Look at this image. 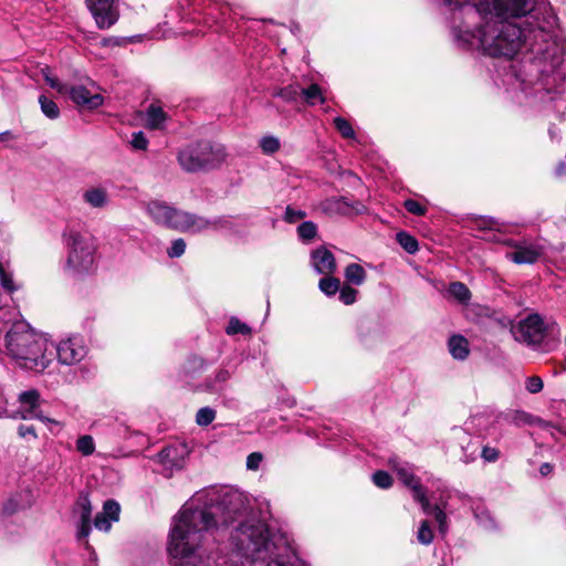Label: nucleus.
Returning <instances> with one entry per match:
<instances>
[{
  "label": "nucleus",
  "mask_w": 566,
  "mask_h": 566,
  "mask_svg": "<svg viewBox=\"0 0 566 566\" xmlns=\"http://www.w3.org/2000/svg\"><path fill=\"white\" fill-rule=\"evenodd\" d=\"M130 145L134 149L146 150L148 147V139L143 132L133 133Z\"/></svg>",
  "instance_id": "09e8293b"
},
{
  "label": "nucleus",
  "mask_w": 566,
  "mask_h": 566,
  "mask_svg": "<svg viewBox=\"0 0 566 566\" xmlns=\"http://www.w3.org/2000/svg\"><path fill=\"white\" fill-rule=\"evenodd\" d=\"M274 95L281 97L286 103H294L301 95V87L297 84H290L277 90Z\"/></svg>",
  "instance_id": "72a5a7b5"
},
{
  "label": "nucleus",
  "mask_w": 566,
  "mask_h": 566,
  "mask_svg": "<svg viewBox=\"0 0 566 566\" xmlns=\"http://www.w3.org/2000/svg\"><path fill=\"white\" fill-rule=\"evenodd\" d=\"M120 513L119 504L114 500H107L103 505V511L94 520V526L98 531L108 532L112 523L118 521Z\"/></svg>",
  "instance_id": "dca6fc26"
},
{
  "label": "nucleus",
  "mask_w": 566,
  "mask_h": 566,
  "mask_svg": "<svg viewBox=\"0 0 566 566\" xmlns=\"http://www.w3.org/2000/svg\"><path fill=\"white\" fill-rule=\"evenodd\" d=\"M548 134H549V137L553 142H557V143H560L562 142V134H563V128L562 127H557L555 124H552L548 128Z\"/></svg>",
  "instance_id": "052dcab7"
},
{
  "label": "nucleus",
  "mask_w": 566,
  "mask_h": 566,
  "mask_svg": "<svg viewBox=\"0 0 566 566\" xmlns=\"http://www.w3.org/2000/svg\"><path fill=\"white\" fill-rule=\"evenodd\" d=\"M18 433L21 438H24V439L31 438L34 440L38 438L33 426L20 424L18 428Z\"/></svg>",
  "instance_id": "13d9d810"
},
{
  "label": "nucleus",
  "mask_w": 566,
  "mask_h": 566,
  "mask_svg": "<svg viewBox=\"0 0 566 566\" xmlns=\"http://www.w3.org/2000/svg\"><path fill=\"white\" fill-rule=\"evenodd\" d=\"M553 468L549 463H543L539 468V473L543 475V476H546L548 475L551 472H552Z\"/></svg>",
  "instance_id": "e2e57ef3"
},
{
  "label": "nucleus",
  "mask_w": 566,
  "mask_h": 566,
  "mask_svg": "<svg viewBox=\"0 0 566 566\" xmlns=\"http://www.w3.org/2000/svg\"><path fill=\"white\" fill-rule=\"evenodd\" d=\"M259 145H260L263 154H265V155H273L281 147L280 139L277 137L273 136V135L263 136L260 139Z\"/></svg>",
  "instance_id": "e433bc0d"
},
{
  "label": "nucleus",
  "mask_w": 566,
  "mask_h": 566,
  "mask_svg": "<svg viewBox=\"0 0 566 566\" xmlns=\"http://www.w3.org/2000/svg\"><path fill=\"white\" fill-rule=\"evenodd\" d=\"M503 243L513 248L512 251L506 252L505 256L516 264H533L542 255V248L537 244L513 240H506Z\"/></svg>",
  "instance_id": "ddd939ff"
},
{
  "label": "nucleus",
  "mask_w": 566,
  "mask_h": 566,
  "mask_svg": "<svg viewBox=\"0 0 566 566\" xmlns=\"http://www.w3.org/2000/svg\"><path fill=\"white\" fill-rule=\"evenodd\" d=\"M417 539L422 545H429L433 541V531L428 521H422L417 531Z\"/></svg>",
  "instance_id": "79ce46f5"
},
{
  "label": "nucleus",
  "mask_w": 566,
  "mask_h": 566,
  "mask_svg": "<svg viewBox=\"0 0 566 566\" xmlns=\"http://www.w3.org/2000/svg\"><path fill=\"white\" fill-rule=\"evenodd\" d=\"M318 287L326 296H333L339 291L340 281L332 274L325 275L319 280Z\"/></svg>",
  "instance_id": "c756f323"
},
{
  "label": "nucleus",
  "mask_w": 566,
  "mask_h": 566,
  "mask_svg": "<svg viewBox=\"0 0 566 566\" xmlns=\"http://www.w3.org/2000/svg\"><path fill=\"white\" fill-rule=\"evenodd\" d=\"M472 510L474 517L481 527L486 531L497 530V523L495 518L482 503L475 504Z\"/></svg>",
  "instance_id": "a878e982"
},
{
  "label": "nucleus",
  "mask_w": 566,
  "mask_h": 566,
  "mask_svg": "<svg viewBox=\"0 0 566 566\" xmlns=\"http://www.w3.org/2000/svg\"><path fill=\"white\" fill-rule=\"evenodd\" d=\"M67 258L64 270L71 275L88 274L94 269L95 244L90 234L70 229L64 233Z\"/></svg>",
  "instance_id": "423d86ee"
},
{
  "label": "nucleus",
  "mask_w": 566,
  "mask_h": 566,
  "mask_svg": "<svg viewBox=\"0 0 566 566\" xmlns=\"http://www.w3.org/2000/svg\"><path fill=\"white\" fill-rule=\"evenodd\" d=\"M390 464H391L392 469L396 471L399 480L406 486L411 489L412 494L416 493L417 488L423 489V486L419 482V479L416 478V475L413 473V468L409 463L401 462L397 459H392V460H390Z\"/></svg>",
  "instance_id": "aec40b11"
},
{
  "label": "nucleus",
  "mask_w": 566,
  "mask_h": 566,
  "mask_svg": "<svg viewBox=\"0 0 566 566\" xmlns=\"http://www.w3.org/2000/svg\"><path fill=\"white\" fill-rule=\"evenodd\" d=\"M146 212L155 223L181 232L199 233L217 228L216 221L179 210L160 200L149 201Z\"/></svg>",
  "instance_id": "20e7f679"
},
{
  "label": "nucleus",
  "mask_w": 566,
  "mask_h": 566,
  "mask_svg": "<svg viewBox=\"0 0 566 566\" xmlns=\"http://www.w3.org/2000/svg\"><path fill=\"white\" fill-rule=\"evenodd\" d=\"M335 128L344 138L354 139L356 137L355 130L352 124L344 117H335L334 118Z\"/></svg>",
  "instance_id": "58836bf2"
},
{
  "label": "nucleus",
  "mask_w": 566,
  "mask_h": 566,
  "mask_svg": "<svg viewBox=\"0 0 566 566\" xmlns=\"http://www.w3.org/2000/svg\"><path fill=\"white\" fill-rule=\"evenodd\" d=\"M226 147L208 139L190 143L177 153V161L186 172L209 171L220 167L227 159Z\"/></svg>",
  "instance_id": "39448f33"
},
{
  "label": "nucleus",
  "mask_w": 566,
  "mask_h": 566,
  "mask_svg": "<svg viewBox=\"0 0 566 566\" xmlns=\"http://www.w3.org/2000/svg\"><path fill=\"white\" fill-rule=\"evenodd\" d=\"M185 453V448L169 446L158 453V459L168 469H180L184 465Z\"/></svg>",
  "instance_id": "4be33fe9"
},
{
  "label": "nucleus",
  "mask_w": 566,
  "mask_h": 566,
  "mask_svg": "<svg viewBox=\"0 0 566 566\" xmlns=\"http://www.w3.org/2000/svg\"><path fill=\"white\" fill-rule=\"evenodd\" d=\"M535 0H484L448 7L451 33L458 48L481 50L490 56L513 57L527 41L531 30L497 18H520L533 11Z\"/></svg>",
  "instance_id": "f03ea898"
},
{
  "label": "nucleus",
  "mask_w": 566,
  "mask_h": 566,
  "mask_svg": "<svg viewBox=\"0 0 566 566\" xmlns=\"http://www.w3.org/2000/svg\"><path fill=\"white\" fill-rule=\"evenodd\" d=\"M216 419V410L210 407L200 408L196 415L198 426L207 427Z\"/></svg>",
  "instance_id": "37998d69"
},
{
  "label": "nucleus",
  "mask_w": 566,
  "mask_h": 566,
  "mask_svg": "<svg viewBox=\"0 0 566 566\" xmlns=\"http://www.w3.org/2000/svg\"><path fill=\"white\" fill-rule=\"evenodd\" d=\"M563 169H564V164L559 163L556 168V175L560 177L563 175Z\"/></svg>",
  "instance_id": "0e129e2a"
},
{
  "label": "nucleus",
  "mask_w": 566,
  "mask_h": 566,
  "mask_svg": "<svg viewBox=\"0 0 566 566\" xmlns=\"http://www.w3.org/2000/svg\"><path fill=\"white\" fill-rule=\"evenodd\" d=\"M20 409L10 415L11 418H21L24 420L39 419L43 422H55L42 415L40 410V394L38 390H28L19 395Z\"/></svg>",
  "instance_id": "9b49d317"
},
{
  "label": "nucleus",
  "mask_w": 566,
  "mask_h": 566,
  "mask_svg": "<svg viewBox=\"0 0 566 566\" xmlns=\"http://www.w3.org/2000/svg\"><path fill=\"white\" fill-rule=\"evenodd\" d=\"M322 211L329 216H352L360 214L366 211V207L358 200H352L347 197H333L321 203Z\"/></svg>",
  "instance_id": "f8f14e48"
},
{
  "label": "nucleus",
  "mask_w": 566,
  "mask_h": 566,
  "mask_svg": "<svg viewBox=\"0 0 566 566\" xmlns=\"http://www.w3.org/2000/svg\"><path fill=\"white\" fill-rule=\"evenodd\" d=\"M8 354L21 368L43 371L52 361L48 339L24 322H15L6 335Z\"/></svg>",
  "instance_id": "7ed1b4c3"
},
{
  "label": "nucleus",
  "mask_w": 566,
  "mask_h": 566,
  "mask_svg": "<svg viewBox=\"0 0 566 566\" xmlns=\"http://www.w3.org/2000/svg\"><path fill=\"white\" fill-rule=\"evenodd\" d=\"M406 210L415 216H424L427 209L413 199H407L403 203Z\"/></svg>",
  "instance_id": "864d4df0"
},
{
  "label": "nucleus",
  "mask_w": 566,
  "mask_h": 566,
  "mask_svg": "<svg viewBox=\"0 0 566 566\" xmlns=\"http://www.w3.org/2000/svg\"><path fill=\"white\" fill-rule=\"evenodd\" d=\"M344 275L347 282L354 285H361L366 280V271L358 263H350L345 268Z\"/></svg>",
  "instance_id": "bb28decb"
},
{
  "label": "nucleus",
  "mask_w": 566,
  "mask_h": 566,
  "mask_svg": "<svg viewBox=\"0 0 566 566\" xmlns=\"http://www.w3.org/2000/svg\"><path fill=\"white\" fill-rule=\"evenodd\" d=\"M76 513L78 514L77 539L84 541L91 532L92 505L87 496H80L76 502Z\"/></svg>",
  "instance_id": "a211bd4d"
},
{
  "label": "nucleus",
  "mask_w": 566,
  "mask_h": 566,
  "mask_svg": "<svg viewBox=\"0 0 566 566\" xmlns=\"http://www.w3.org/2000/svg\"><path fill=\"white\" fill-rule=\"evenodd\" d=\"M413 500L420 503L421 509L424 514L432 515L439 525V530L441 533L447 531V515L444 511L438 506L432 505L426 494V490L417 488L416 493L412 494Z\"/></svg>",
  "instance_id": "2eb2a0df"
},
{
  "label": "nucleus",
  "mask_w": 566,
  "mask_h": 566,
  "mask_svg": "<svg viewBox=\"0 0 566 566\" xmlns=\"http://www.w3.org/2000/svg\"><path fill=\"white\" fill-rule=\"evenodd\" d=\"M373 482L380 489H388L392 484V478L386 471H377L373 474Z\"/></svg>",
  "instance_id": "49530a36"
},
{
  "label": "nucleus",
  "mask_w": 566,
  "mask_h": 566,
  "mask_svg": "<svg viewBox=\"0 0 566 566\" xmlns=\"http://www.w3.org/2000/svg\"><path fill=\"white\" fill-rule=\"evenodd\" d=\"M30 494L29 493H20L10 497L8 502L4 504V512L7 514H13L20 510H23L30 505Z\"/></svg>",
  "instance_id": "cd10ccee"
},
{
  "label": "nucleus",
  "mask_w": 566,
  "mask_h": 566,
  "mask_svg": "<svg viewBox=\"0 0 566 566\" xmlns=\"http://www.w3.org/2000/svg\"><path fill=\"white\" fill-rule=\"evenodd\" d=\"M88 566H96L95 564L88 565Z\"/></svg>",
  "instance_id": "338daca9"
},
{
  "label": "nucleus",
  "mask_w": 566,
  "mask_h": 566,
  "mask_svg": "<svg viewBox=\"0 0 566 566\" xmlns=\"http://www.w3.org/2000/svg\"><path fill=\"white\" fill-rule=\"evenodd\" d=\"M186 242L184 239H176L172 241L171 247L168 249L167 254L169 258H179L185 253Z\"/></svg>",
  "instance_id": "8fccbe9b"
},
{
  "label": "nucleus",
  "mask_w": 566,
  "mask_h": 566,
  "mask_svg": "<svg viewBox=\"0 0 566 566\" xmlns=\"http://www.w3.org/2000/svg\"><path fill=\"white\" fill-rule=\"evenodd\" d=\"M39 103L41 106L42 113L50 119H56L60 116V108L56 103L45 95H41L39 97Z\"/></svg>",
  "instance_id": "f704fd0d"
},
{
  "label": "nucleus",
  "mask_w": 566,
  "mask_h": 566,
  "mask_svg": "<svg viewBox=\"0 0 566 566\" xmlns=\"http://www.w3.org/2000/svg\"><path fill=\"white\" fill-rule=\"evenodd\" d=\"M41 73H42L43 78L48 85H50L52 88L56 90L57 93H60V94H66L67 85L62 84L56 77L52 76V74L48 67L42 69Z\"/></svg>",
  "instance_id": "c03bdc74"
},
{
  "label": "nucleus",
  "mask_w": 566,
  "mask_h": 566,
  "mask_svg": "<svg viewBox=\"0 0 566 566\" xmlns=\"http://www.w3.org/2000/svg\"><path fill=\"white\" fill-rule=\"evenodd\" d=\"M511 332L515 340L535 347L544 339L546 328L539 315L531 314L513 325Z\"/></svg>",
  "instance_id": "0eeeda50"
},
{
  "label": "nucleus",
  "mask_w": 566,
  "mask_h": 566,
  "mask_svg": "<svg viewBox=\"0 0 566 566\" xmlns=\"http://www.w3.org/2000/svg\"><path fill=\"white\" fill-rule=\"evenodd\" d=\"M59 363L63 365H75L82 361L87 355V346L80 335L62 339L55 347Z\"/></svg>",
  "instance_id": "6e6552de"
},
{
  "label": "nucleus",
  "mask_w": 566,
  "mask_h": 566,
  "mask_svg": "<svg viewBox=\"0 0 566 566\" xmlns=\"http://www.w3.org/2000/svg\"><path fill=\"white\" fill-rule=\"evenodd\" d=\"M339 300L345 304V305H352L356 302V297H357V290L353 289L352 286L349 285H344L343 287L339 289Z\"/></svg>",
  "instance_id": "a18cd8bd"
},
{
  "label": "nucleus",
  "mask_w": 566,
  "mask_h": 566,
  "mask_svg": "<svg viewBox=\"0 0 566 566\" xmlns=\"http://www.w3.org/2000/svg\"><path fill=\"white\" fill-rule=\"evenodd\" d=\"M128 41H133V38H114V36H109V38H105L102 40V45L103 46H115V45H123L124 43L128 42Z\"/></svg>",
  "instance_id": "bf43d9fd"
},
{
  "label": "nucleus",
  "mask_w": 566,
  "mask_h": 566,
  "mask_svg": "<svg viewBox=\"0 0 566 566\" xmlns=\"http://www.w3.org/2000/svg\"><path fill=\"white\" fill-rule=\"evenodd\" d=\"M188 6L193 7V11L202 15L205 22L208 25L218 24L223 21L229 12L230 8L227 3L221 0H186Z\"/></svg>",
  "instance_id": "9d476101"
},
{
  "label": "nucleus",
  "mask_w": 566,
  "mask_h": 566,
  "mask_svg": "<svg viewBox=\"0 0 566 566\" xmlns=\"http://www.w3.org/2000/svg\"><path fill=\"white\" fill-rule=\"evenodd\" d=\"M472 230L484 232L482 239L499 241L496 235L491 233L492 231H501L502 224L494 218L491 217H476L470 221Z\"/></svg>",
  "instance_id": "5701e85b"
},
{
  "label": "nucleus",
  "mask_w": 566,
  "mask_h": 566,
  "mask_svg": "<svg viewBox=\"0 0 566 566\" xmlns=\"http://www.w3.org/2000/svg\"><path fill=\"white\" fill-rule=\"evenodd\" d=\"M306 217V212L301 209H295L291 206H287L284 213V221L287 223H295Z\"/></svg>",
  "instance_id": "de8ad7c7"
},
{
  "label": "nucleus",
  "mask_w": 566,
  "mask_h": 566,
  "mask_svg": "<svg viewBox=\"0 0 566 566\" xmlns=\"http://www.w3.org/2000/svg\"><path fill=\"white\" fill-rule=\"evenodd\" d=\"M397 241L410 254L416 253L419 249L416 238L407 232L401 231L397 233Z\"/></svg>",
  "instance_id": "4c0bfd02"
},
{
  "label": "nucleus",
  "mask_w": 566,
  "mask_h": 566,
  "mask_svg": "<svg viewBox=\"0 0 566 566\" xmlns=\"http://www.w3.org/2000/svg\"><path fill=\"white\" fill-rule=\"evenodd\" d=\"M263 461V454L261 452H252L247 458V469L251 471L259 470Z\"/></svg>",
  "instance_id": "5fc2aeb1"
},
{
  "label": "nucleus",
  "mask_w": 566,
  "mask_h": 566,
  "mask_svg": "<svg viewBox=\"0 0 566 566\" xmlns=\"http://www.w3.org/2000/svg\"><path fill=\"white\" fill-rule=\"evenodd\" d=\"M448 347L454 359L464 360L469 356V342L461 335L451 336L448 342Z\"/></svg>",
  "instance_id": "393cba45"
},
{
  "label": "nucleus",
  "mask_w": 566,
  "mask_h": 566,
  "mask_svg": "<svg viewBox=\"0 0 566 566\" xmlns=\"http://www.w3.org/2000/svg\"><path fill=\"white\" fill-rule=\"evenodd\" d=\"M264 563H266V566H300L298 557L287 545L286 541H280L274 554Z\"/></svg>",
  "instance_id": "f3484780"
},
{
  "label": "nucleus",
  "mask_w": 566,
  "mask_h": 566,
  "mask_svg": "<svg viewBox=\"0 0 566 566\" xmlns=\"http://www.w3.org/2000/svg\"><path fill=\"white\" fill-rule=\"evenodd\" d=\"M76 450L84 457H88L95 451V442L92 436L84 434L76 440Z\"/></svg>",
  "instance_id": "c9c22d12"
},
{
  "label": "nucleus",
  "mask_w": 566,
  "mask_h": 566,
  "mask_svg": "<svg viewBox=\"0 0 566 566\" xmlns=\"http://www.w3.org/2000/svg\"><path fill=\"white\" fill-rule=\"evenodd\" d=\"M166 119V114L165 112L159 107V106H156V105H150L147 109V125L150 127V128H159L161 126V124L165 122Z\"/></svg>",
  "instance_id": "2f4dec72"
},
{
  "label": "nucleus",
  "mask_w": 566,
  "mask_h": 566,
  "mask_svg": "<svg viewBox=\"0 0 566 566\" xmlns=\"http://www.w3.org/2000/svg\"><path fill=\"white\" fill-rule=\"evenodd\" d=\"M248 512V496L238 489L197 493L174 517L168 542L171 566H226L224 562L210 560L213 533L249 520Z\"/></svg>",
  "instance_id": "f257e3e1"
},
{
  "label": "nucleus",
  "mask_w": 566,
  "mask_h": 566,
  "mask_svg": "<svg viewBox=\"0 0 566 566\" xmlns=\"http://www.w3.org/2000/svg\"><path fill=\"white\" fill-rule=\"evenodd\" d=\"M449 293L460 303H468L471 298V292L469 287L462 282H452L449 285Z\"/></svg>",
  "instance_id": "7c9ffc66"
},
{
  "label": "nucleus",
  "mask_w": 566,
  "mask_h": 566,
  "mask_svg": "<svg viewBox=\"0 0 566 566\" xmlns=\"http://www.w3.org/2000/svg\"><path fill=\"white\" fill-rule=\"evenodd\" d=\"M317 234V227L312 221H304L297 227V235L304 243L311 242Z\"/></svg>",
  "instance_id": "473e14b6"
},
{
  "label": "nucleus",
  "mask_w": 566,
  "mask_h": 566,
  "mask_svg": "<svg viewBox=\"0 0 566 566\" xmlns=\"http://www.w3.org/2000/svg\"><path fill=\"white\" fill-rule=\"evenodd\" d=\"M499 450L493 448V447H489V446H485L483 449H482V452H481V457L484 459V461L486 462H495L497 459H499Z\"/></svg>",
  "instance_id": "4d7b16f0"
},
{
  "label": "nucleus",
  "mask_w": 566,
  "mask_h": 566,
  "mask_svg": "<svg viewBox=\"0 0 566 566\" xmlns=\"http://www.w3.org/2000/svg\"><path fill=\"white\" fill-rule=\"evenodd\" d=\"M205 368H206V363L202 358L192 357V358L188 359V361L186 363V365L184 367V373H185L186 377L192 378L196 373H200V371L205 370Z\"/></svg>",
  "instance_id": "a19ab883"
},
{
  "label": "nucleus",
  "mask_w": 566,
  "mask_h": 566,
  "mask_svg": "<svg viewBox=\"0 0 566 566\" xmlns=\"http://www.w3.org/2000/svg\"><path fill=\"white\" fill-rule=\"evenodd\" d=\"M7 400L4 399L3 395L0 392V418L7 416Z\"/></svg>",
  "instance_id": "680f3d73"
},
{
  "label": "nucleus",
  "mask_w": 566,
  "mask_h": 566,
  "mask_svg": "<svg viewBox=\"0 0 566 566\" xmlns=\"http://www.w3.org/2000/svg\"><path fill=\"white\" fill-rule=\"evenodd\" d=\"M9 135H10L9 132L2 133V134H0V138L3 139L4 136H9Z\"/></svg>",
  "instance_id": "69168bd1"
},
{
  "label": "nucleus",
  "mask_w": 566,
  "mask_h": 566,
  "mask_svg": "<svg viewBox=\"0 0 566 566\" xmlns=\"http://www.w3.org/2000/svg\"><path fill=\"white\" fill-rule=\"evenodd\" d=\"M83 201L92 208L103 209L109 202V196L104 187H90L82 195Z\"/></svg>",
  "instance_id": "b1692460"
},
{
  "label": "nucleus",
  "mask_w": 566,
  "mask_h": 566,
  "mask_svg": "<svg viewBox=\"0 0 566 566\" xmlns=\"http://www.w3.org/2000/svg\"><path fill=\"white\" fill-rule=\"evenodd\" d=\"M232 376V371L227 368H219L213 376H210L197 389L210 394L221 392L226 389L227 382Z\"/></svg>",
  "instance_id": "412c9836"
},
{
  "label": "nucleus",
  "mask_w": 566,
  "mask_h": 566,
  "mask_svg": "<svg viewBox=\"0 0 566 566\" xmlns=\"http://www.w3.org/2000/svg\"><path fill=\"white\" fill-rule=\"evenodd\" d=\"M0 284L8 292H13L17 290L11 274L4 270V268L2 266L1 263H0Z\"/></svg>",
  "instance_id": "603ef678"
},
{
  "label": "nucleus",
  "mask_w": 566,
  "mask_h": 566,
  "mask_svg": "<svg viewBox=\"0 0 566 566\" xmlns=\"http://www.w3.org/2000/svg\"><path fill=\"white\" fill-rule=\"evenodd\" d=\"M312 263L319 274L329 275L336 271V261L333 253L322 247L312 252Z\"/></svg>",
  "instance_id": "6ab92c4d"
},
{
  "label": "nucleus",
  "mask_w": 566,
  "mask_h": 566,
  "mask_svg": "<svg viewBox=\"0 0 566 566\" xmlns=\"http://www.w3.org/2000/svg\"><path fill=\"white\" fill-rule=\"evenodd\" d=\"M301 95L304 97V101L314 106L317 103H325V97L323 95L322 88L317 84H312L306 88L301 87Z\"/></svg>",
  "instance_id": "c85d7f7f"
},
{
  "label": "nucleus",
  "mask_w": 566,
  "mask_h": 566,
  "mask_svg": "<svg viewBox=\"0 0 566 566\" xmlns=\"http://www.w3.org/2000/svg\"><path fill=\"white\" fill-rule=\"evenodd\" d=\"M85 3L99 29H109L117 22L119 12L115 0H85Z\"/></svg>",
  "instance_id": "1a4fd4ad"
},
{
  "label": "nucleus",
  "mask_w": 566,
  "mask_h": 566,
  "mask_svg": "<svg viewBox=\"0 0 566 566\" xmlns=\"http://www.w3.org/2000/svg\"><path fill=\"white\" fill-rule=\"evenodd\" d=\"M525 387L528 392L537 394L543 389V380L538 376L528 377Z\"/></svg>",
  "instance_id": "6e6d98bb"
},
{
  "label": "nucleus",
  "mask_w": 566,
  "mask_h": 566,
  "mask_svg": "<svg viewBox=\"0 0 566 566\" xmlns=\"http://www.w3.org/2000/svg\"><path fill=\"white\" fill-rule=\"evenodd\" d=\"M66 94L70 95L71 99L78 106L87 109H95L101 106L104 98L99 94H92L85 86H67Z\"/></svg>",
  "instance_id": "4468645a"
},
{
  "label": "nucleus",
  "mask_w": 566,
  "mask_h": 566,
  "mask_svg": "<svg viewBox=\"0 0 566 566\" xmlns=\"http://www.w3.org/2000/svg\"><path fill=\"white\" fill-rule=\"evenodd\" d=\"M0 284L8 292H13L17 290L11 274L4 270V268L2 266L1 263H0Z\"/></svg>",
  "instance_id": "3c124183"
},
{
  "label": "nucleus",
  "mask_w": 566,
  "mask_h": 566,
  "mask_svg": "<svg viewBox=\"0 0 566 566\" xmlns=\"http://www.w3.org/2000/svg\"><path fill=\"white\" fill-rule=\"evenodd\" d=\"M226 332L228 335H235V334L249 335V334H251V327L248 326L245 323H242L239 318L231 317L229 321V324L226 328Z\"/></svg>",
  "instance_id": "ea45409f"
}]
</instances>
